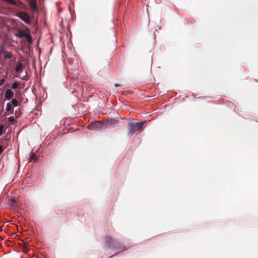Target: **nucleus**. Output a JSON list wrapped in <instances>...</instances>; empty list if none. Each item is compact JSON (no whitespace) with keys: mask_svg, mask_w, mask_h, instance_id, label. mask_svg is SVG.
<instances>
[{"mask_svg":"<svg viewBox=\"0 0 258 258\" xmlns=\"http://www.w3.org/2000/svg\"><path fill=\"white\" fill-rule=\"evenodd\" d=\"M147 120H145L140 122H129L128 123V132L132 136L136 132L140 130L146 123Z\"/></svg>","mask_w":258,"mask_h":258,"instance_id":"f257e3e1","label":"nucleus"},{"mask_svg":"<svg viewBox=\"0 0 258 258\" xmlns=\"http://www.w3.org/2000/svg\"><path fill=\"white\" fill-rule=\"evenodd\" d=\"M105 243L112 249L120 248V244L118 242L113 239L111 237L107 236L105 238Z\"/></svg>","mask_w":258,"mask_h":258,"instance_id":"f03ea898","label":"nucleus"},{"mask_svg":"<svg viewBox=\"0 0 258 258\" xmlns=\"http://www.w3.org/2000/svg\"><path fill=\"white\" fill-rule=\"evenodd\" d=\"M16 16L18 17L26 24H31L30 16L28 13L23 11L18 12L16 14Z\"/></svg>","mask_w":258,"mask_h":258,"instance_id":"7ed1b4c3","label":"nucleus"},{"mask_svg":"<svg viewBox=\"0 0 258 258\" xmlns=\"http://www.w3.org/2000/svg\"><path fill=\"white\" fill-rule=\"evenodd\" d=\"M22 98V94L20 91H16L15 98L11 99L10 102L12 105L14 107H17L20 105Z\"/></svg>","mask_w":258,"mask_h":258,"instance_id":"20e7f679","label":"nucleus"},{"mask_svg":"<svg viewBox=\"0 0 258 258\" xmlns=\"http://www.w3.org/2000/svg\"><path fill=\"white\" fill-rule=\"evenodd\" d=\"M103 123L100 121H96L90 123L88 126V128L93 131H100L102 129Z\"/></svg>","mask_w":258,"mask_h":258,"instance_id":"39448f33","label":"nucleus"},{"mask_svg":"<svg viewBox=\"0 0 258 258\" xmlns=\"http://www.w3.org/2000/svg\"><path fill=\"white\" fill-rule=\"evenodd\" d=\"M15 36L19 38H25L29 43H32V39L29 33H25L22 30H19L15 34Z\"/></svg>","mask_w":258,"mask_h":258,"instance_id":"423d86ee","label":"nucleus"},{"mask_svg":"<svg viewBox=\"0 0 258 258\" xmlns=\"http://www.w3.org/2000/svg\"><path fill=\"white\" fill-rule=\"evenodd\" d=\"M15 93L10 89H7L4 93L5 99L6 100H11L15 97Z\"/></svg>","mask_w":258,"mask_h":258,"instance_id":"0eeeda50","label":"nucleus"},{"mask_svg":"<svg viewBox=\"0 0 258 258\" xmlns=\"http://www.w3.org/2000/svg\"><path fill=\"white\" fill-rule=\"evenodd\" d=\"M15 71L16 73H18L19 74L22 73L23 71V64L22 63L18 62L15 67Z\"/></svg>","mask_w":258,"mask_h":258,"instance_id":"6e6552de","label":"nucleus"},{"mask_svg":"<svg viewBox=\"0 0 258 258\" xmlns=\"http://www.w3.org/2000/svg\"><path fill=\"white\" fill-rule=\"evenodd\" d=\"M29 5L31 8L34 11H37L38 10V7L37 5V2L36 0H30L29 1Z\"/></svg>","mask_w":258,"mask_h":258,"instance_id":"1a4fd4ad","label":"nucleus"},{"mask_svg":"<svg viewBox=\"0 0 258 258\" xmlns=\"http://www.w3.org/2000/svg\"><path fill=\"white\" fill-rule=\"evenodd\" d=\"M36 160L37 157L35 154L33 152H31L29 154V162H32L33 163H35L36 161Z\"/></svg>","mask_w":258,"mask_h":258,"instance_id":"9d476101","label":"nucleus"},{"mask_svg":"<svg viewBox=\"0 0 258 258\" xmlns=\"http://www.w3.org/2000/svg\"><path fill=\"white\" fill-rule=\"evenodd\" d=\"M6 110L7 112H10V114L13 113L14 112V108L13 106L12 105L10 102H8L6 104Z\"/></svg>","mask_w":258,"mask_h":258,"instance_id":"9b49d317","label":"nucleus"},{"mask_svg":"<svg viewBox=\"0 0 258 258\" xmlns=\"http://www.w3.org/2000/svg\"><path fill=\"white\" fill-rule=\"evenodd\" d=\"M4 54V57L6 59H9L13 56V53L11 51H5Z\"/></svg>","mask_w":258,"mask_h":258,"instance_id":"f8f14e48","label":"nucleus"},{"mask_svg":"<svg viewBox=\"0 0 258 258\" xmlns=\"http://www.w3.org/2000/svg\"><path fill=\"white\" fill-rule=\"evenodd\" d=\"M19 86V83L18 82L16 81L13 83V84H12L11 88L12 89L15 90L18 88Z\"/></svg>","mask_w":258,"mask_h":258,"instance_id":"ddd939ff","label":"nucleus"},{"mask_svg":"<svg viewBox=\"0 0 258 258\" xmlns=\"http://www.w3.org/2000/svg\"><path fill=\"white\" fill-rule=\"evenodd\" d=\"M7 120L11 123H13L15 121V119L14 116H10L7 118Z\"/></svg>","mask_w":258,"mask_h":258,"instance_id":"4468645a","label":"nucleus"},{"mask_svg":"<svg viewBox=\"0 0 258 258\" xmlns=\"http://www.w3.org/2000/svg\"><path fill=\"white\" fill-rule=\"evenodd\" d=\"M4 131V125L3 124L0 125V136L3 134Z\"/></svg>","mask_w":258,"mask_h":258,"instance_id":"2eb2a0df","label":"nucleus"},{"mask_svg":"<svg viewBox=\"0 0 258 258\" xmlns=\"http://www.w3.org/2000/svg\"><path fill=\"white\" fill-rule=\"evenodd\" d=\"M5 82V79L4 78H2L0 79V87L4 84Z\"/></svg>","mask_w":258,"mask_h":258,"instance_id":"dca6fc26","label":"nucleus"},{"mask_svg":"<svg viewBox=\"0 0 258 258\" xmlns=\"http://www.w3.org/2000/svg\"><path fill=\"white\" fill-rule=\"evenodd\" d=\"M11 201L12 204H15L16 203L17 200L15 198H12L11 200Z\"/></svg>","mask_w":258,"mask_h":258,"instance_id":"f3484780","label":"nucleus"},{"mask_svg":"<svg viewBox=\"0 0 258 258\" xmlns=\"http://www.w3.org/2000/svg\"><path fill=\"white\" fill-rule=\"evenodd\" d=\"M5 148L0 145V155L3 153Z\"/></svg>","mask_w":258,"mask_h":258,"instance_id":"a211bd4d","label":"nucleus"},{"mask_svg":"<svg viewBox=\"0 0 258 258\" xmlns=\"http://www.w3.org/2000/svg\"><path fill=\"white\" fill-rule=\"evenodd\" d=\"M17 110H16L15 113V116H16V117H18V116H17Z\"/></svg>","mask_w":258,"mask_h":258,"instance_id":"6ab92c4d","label":"nucleus"},{"mask_svg":"<svg viewBox=\"0 0 258 258\" xmlns=\"http://www.w3.org/2000/svg\"><path fill=\"white\" fill-rule=\"evenodd\" d=\"M116 87H120V86L118 84H115L114 85Z\"/></svg>","mask_w":258,"mask_h":258,"instance_id":"aec40b11","label":"nucleus"}]
</instances>
